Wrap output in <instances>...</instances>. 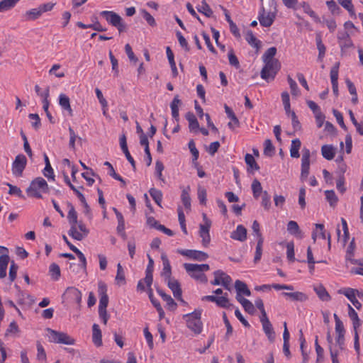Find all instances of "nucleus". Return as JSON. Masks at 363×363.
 Wrapping results in <instances>:
<instances>
[{
  "mask_svg": "<svg viewBox=\"0 0 363 363\" xmlns=\"http://www.w3.org/2000/svg\"><path fill=\"white\" fill-rule=\"evenodd\" d=\"M201 309H196L192 313L182 316V318L186 322V327L195 335L200 334L203 330V323L201 320Z\"/></svg>",
  "mask_w": 363,
  "mask_h": 363,
  "instance_id": "obj_1",
  "label": "nucleus"
},
{
  "mask_svg": "<svg viewBox=\"0 0 363 363\" xmlns=\"http://www.w3.org/2000/svg\"><path fill=\"white\" fill-rule=\"evenodd\" d=\"M26 192L29 196L41 199L43 193L49 192V186L43 177H38L31 181Z\"/></svg>",
  "mask_w": 363,
  "mask_h": 363,
  "instance_id": "obj_2",
  "label": "nucleus"
},
{
  "mask_svg": "<svg viewBox=\"0 0 363 363\" xmlns=\"http://www.w3.org/2000/svg\"><path fill=\"white\" fill-rule=\"evenodd\" d=\"M184 267L186 269V272L191 276L192 278L203 282H207L206 276L203 274V272H206L209 270V265L207 264H189L185 263L184 264Z\"/></svg>",
  "mask_w": 363,
  "mask_h": 363,
  "instance_id": "obj_3",
  "label": "nucleus"
},
{
  "mask_svg": "<svg viewBox=\"0 0 363 363\" xmlns=\"http://www.w3.org/2000/svg\"><path fill=\"white\" fill-rule=\"evenodd\" d=\"M48 337L50 342L73 345L75 344V339L64 332H60L51 328H46Z\"/></svg>",
  "mask_w": 363,
  "mask_h": 363,
  "instance_id": "obj_4",
  "label": "nucleus"
},
{
  "mask_svg": "<svg viewBox=\"0 0 363 363\" xmlns=\"http://www.w3.org/2000/svg\"><path fill=\"white\" fill-rule=\"evenodd\" d=\"M264 62L265 65L261 71V77L266 81L273 80L280 69V62L279 60L267 61Z\"/></svg>",
  "mask_w": 363,
  "mask_h": 363,
  "instance_id": "obj_5",
  "label": "nucleus"
},
{
  "mask_svg": "<svg viewBox=\"0 0 363 363\" xmlns=\"http://www.w3.org/2000/svg\"><path fill=\"white\" fill-rule=\"evenodd\" d=\"M213 275L215 278L211 282L212 285H222L225 289L230 290L232 279L229 275L221 270L215 271Z\"/></svg>",
  "mask_w": 363,
  "mask_h": 363,
  "instance_id": "obj_6",
  "label": "nucleus"
},
{
  "mask_svg": "<svg viewBox=\"0 0 363 363\" xmlns=\"http://www.w3.org/2000/svg\"><path fill=\"white\" fill-rule=\"evenodd\" d=\"M203 224L200 225L199 235L202 238V244L204 246H207L211 240L209 234V229L211 228V222L207 218L206 215H203Z\"/></svg>",
  "mask_w": 363,
  "mask_h": 363,
  "instance_id": "obj_7",
  "label": "nucleus"
},
{
  "mask_svg": "<svg viewBox=\"0 0 363 363\" xmlns=\"http://www.w3.org/2000/svg\"><path fill=\"white\" fill-rule=\"evenodd\" d=\"M275 18L276 14L274 12H266L263 6L261 7L257 17L260 25L263 27L271 26L273 24Z\"/></svg>",
  "mask_w": 363,
  "mask_h": 363,
  "instance_id": "obj_8",
  "label": "nucleus"
},
{
  "mask_svg": "<svg viewBox=\"0 0 363 363\" xmlns=\"http://www.w3.org/2000/svg\"><path fill=\"white\" fill-rule=\"evenodd\" d=\"M228 293H225L221 296L208 295V296H203L201 298V300L203 301H208L214 302L216 303L217 306H218L221 308H229L230 304V301L228 298Z\"/></svg>",
  "mask_w": 363,
  "mask_h": 363,
  "instance_id": "obj_9",
  "label": "nucleus"
},
{
  "mask_svg": "<svg viewBox=\"0 0 363 363\" xmlns=\"http://www.w3.org/2000/svg\"><path fill=\"white\" fill-rule=\"evenodd\" d=\"M177 252L183 256H186L190 259L204 261L208 258V255L202 251L194 250H177Z\"/></svg>",
  "mask_w": 363,
  "mask_h": 363,
  "instance_id": "obj_10",
  "label": "nucleus"
},
{
  "mask_svg": "<svg viewBox=\"0 0 363 363\" xmlns=\"http://www.w3.org/2000/svg\"><path fill=\"white\" fill-rule=\"evenodd\" d=\"M98 292L100 296L99 309H106L108 304V297L107 295V287L103 281L98 284Z\"/></svg>",
  "mask_w": 363,
  "mask_h": 363,
  "instance_id": "obj_11",
  "label": "nucleus"
},
{
  "mask_svg": "<svg viewBox=\"0 0 363 363\" xmlns=\"http://www.w3.org/2000/svg\"><path fill=\"white\" fill-rule=\"evenodd\" d=\"M340 294H344L354 305L357 309H360L362 307L361 303L356 298L358 291L352 288H345L339 290Z\"/></svg>",
  "mask_w": 363,
  "mask_h": 363,
  "instance_id": "obj_12",
  "label": "nucleus"
},
{
  "mask_svg": "<svg viewBox=\"0 0 363 363\" xmlns=\"http://www.w3.org/2000/svg\"><path fill=\"white\" fill-rule=\"evenodd\" d=\"M164 281L167 283V285L169 288L172 290L175 298L180 301L183 304H186V303L182 299V289L178 281L174 279L170 278L167 280H164Z\"/></svg>",
  "mask_w": 363,
  "mask_h": 363,
  "instance_id": "obj_13",
  "label": "nucleus"
},
{
  "mask_svg": "<svg viewBox=\"0 0 363 363\" xmlns=\"http://www.w3.org/2000/svg\"><path fill=\"white\" fill-rule=\"evenodd\" d=\"M101 16L104 17L107 22L114 27L118 26L119 23L123 20L122 18L114 11H103L101 12Z\"/></svg>",
  "mask_w": 363,
  "mask_h": 363,
  "instance_id": "obj_14",
  "label": "nucleus"
},
{
  "mask_svg": "<svg viewBox=\"0 0 363 363\" xmlns=\"http://www.w3.org/2000/svg\"><path fill=\"white\" fill-rule=\"evenodd\" d=\"M316 230H314L312 233V239L314 242H315L317 237L319 236L323 239H328V247H330L331 243V235L330 233L326 235L325 231L324 230V225L323 224H315Z\"/></svg>",
  "mask_w": 363,
  "mask_h": 363,
  "instance_id": "obj_15",
  "label": "nucleus"
},
{
  "mask_svg": "<svg viewBox=\"0 0 363 363\" xmlns=\"http://www.w3.org/2000/svg\"><path fill=\"white\" fill-rule=\"evenodd\" d=\"M161 259L162 261L163 266L162 272H161V276L163 277L164 280H167L168 279H170L172 275L170 262L165 253H162L161 255Z\"/></svg>",
  "mask_w": 363,
  "mask_h": 363,
  "instance_id": "obj_16",
  "label": "nucleus"
},
{
  "mask_svg": "<svg viewBox=\"0 0 363 363\" xmlns=\"http://www.w3.org/2000/svg\"><path fill=\"white\" fill-rule=\"evenodd\" d=\"M337 39L341 48H350L353 46L352 41L347 31L338 32Z\"/></svg>",
  "mask_w": 363,
  "mask_h": 363,
  "instance_id": "obj_17",
  "label": "nucleus"
},
{
  "mask_svg": "<svg viewBox=\"0 0 363 363\" xmlns=\"http://www.w3.org/2000/svg\"><path fill=\"white\" fill-rule=\"evenodd\" d=\"M230 238L233 240L243 242L247 239V229L242 225H238L236 230L233 231Z\"/></svg>",
  "mask_w": 363,
  "mask_h": 363,
  "instance_id": "obj_18",
  "label": "nucleus"
},
{
  "mask_svg": "<svg viewBox=\"0 0 363 363\" xmlns=\"http://www.w3.org/2000/svg\"><path fill=\"white\" fill-rule=\"evenodd\" d=\"M27 160H13L12 164V173L16 177H20L23 174V172L26 168Z\"/></svg>",
  "mask_w": 363,
  "mask_h": 363,
  "instance_id": "obj_19",
  "label": "nucleus"
},
{
  "mask_svg": "<svg viewBox=\"0 0 363 363\" xmlns=\"http://www.w3.org/2000/svg\"><path fill=\"white\" fill-rule=\"evenodd\" d=\"M281 294L284 297L289 298L290 300L294 301L304 302L307 301L308 298V296L306 294L301 291L283 292Z\"/></svg>",
  "mask_w": 363,
  "mask_h": 363,
  "instance_id": "obj_20",
  "label": "nucleus"
},
{
  "mask_svg": "<svg viewBox=\"0 0 363 363\" xmlns=\"http://www.w3.org/2000/svg\"><path fill=\"white\" fill-rule=\"evenodd\" d=\"M335 333L337 335L336 342L338 345L340 350H343L345 344V330L344 328L343 323L335 325Z\"/></svg>",
  "mask_w": 363,
  "mask_h": 363,
  "instance_id": "obj_21",
  "label": "nucleus"
},
{
  "mask_svg": "<svg viewBox=\"0 0 363 363\" xmlns=\"http://www.w3.org/2000/svg\"><path fill=\"white\" fill-rule=\"evenodd\" d=\"M186 119L189 122V128L190 131L197 132L199 129V123L195 115L192 112H187L186 114Z\"/></svg>",
  "mask_w": 363,
  "mask_h": 363,
  "instance_id": "obj_22",
  "label": "nucleus"
},
{
  "mask_svg": "<svg viewBox=\"0 0 363 363\" xmlns=\"http://www.w3.org/2000/svg\"><path fill=\"white\" fill-rule=\"evenodd\" d=\"M92 341L96 347L102 345L101 331L99 325L94 323L92 326Z\"/></svg>",
  "mask_w": 363,
  "mask_h": 363,
  "instance_id": "obj_23",
  "label": "nucleus"
},
{
  "mask_svg": "<svg viewBox=\"0 0 363 363\" xmlns=\"http://www.w3.org/2000/svg\"><path fill=\"white\" fill-rule=\"evenodd\" d=\"M181 104H182V101L179 99V96L177 95L174 96V99L172 100V101L171 102V104H170L172 117L177 122H178L179 120V106Z\"/></svg>",
  "mask_w": 363,
  "mask_h": 363,
  "instance_id": "obj_24",
  "label": "nucleus"
},
{
  "mask_svg": "<svg viewBox=\"0 0 363 363\" xmlns=\"http://www.w3.org/2000/svg\"><path fill=\"white\" fill-rule=\"evenodd\" d=\"M147 257H148V259H149V263H148V266L146 269V274H145V277L144 278V281L146 283V286L147 287H150L151 284L152 283V280H153L152 267H153L154 261L150 255H147Z\"/></svg>",
  "mask_w": 363,
  "mask_h": 363,
  "instance_id": "obj_25",
  "label": "nucleus"
},
{
  "mask_svg": "<svg viewBox=\"0 0 363 363\" xmlns=\"http://www.w3.org/2000/svg\"><path fill=\"white\" fill-rule=\"evenodd\" d=\"M157 293L160 294V296L162 297L163 301H164L167 303V306L169 310L170 311H174L177 308V303L173 300V298L168 294H166L163 291L160 289L157 290Z\"/></svg>",
  "mask_w": 363,
  "mask_h": 363,
  "instance_id": "obj_26",
  "label": "nucleus"
},
{
  "mask_svg": "<svg viewBox=\"0 0 363 363\" xmlns=\"http://www.w3.org/2000/svg\"><path fill=\"white\" fill-rule=\"evenodd\" d=\"M59 104L64 110L68 111V113L70 116L73 115V111L70 106L69 99L67 95L65 94H60Z\"/></svg>",
  "mask_w": 363,
  "mask_h": 363,
  "instance_id": "obj_27",
  "label": "nucleus"
},
{
  "mask_svg": "<svg viewBox=\"0 0 363 363\" xmlns=\"http://www.w3.org/2000/svg\"><path fill=\"white\" fill-rule=\"evenodd\" d=\"M301 145V140L298 138L294 139L291 141L290 148V155L293 158H298L300 157L299 150Z\"/></svg>",
  "mask_w": 363,
  "mask_h": 363,
  "instance_id": "obj_28",
  "label": "nucleus"
},
{
  "mask_svg": "<svg viewBox=\"0 0 363 363\" xmlns=\"http://www.w3.org/2000/svg\"><path fill=\"white\" fill-rule=\"evenodd\" d=\"M264 155L267 157H272L275 153V147L272 142L269 139H267L264 142Z\"/></svg>",
  "mask_w": 363,
  "mask_h": 363,
  "instance_id": "obj_29",
  "label": "nucleus"
},
{
  "mask_svg": "<svg viewBox=\"0 0 363 363\" xmlns=\"http://www.w3.org/2000/svg\"><path fill=\"white\" fill-rule=\"evenodd\" d=\"M235 288L236 289L237 294H244L247 296H250L251 295V292L247 288V284L240 280L235 281Z\"/></svg>",
  "mask_w": 363,
  "mask_h": 363,
  "instance_id": "obj_30",
  "label": "nucleus"
},
{
  "mask_svg": "<svg viewBox=\"0 0 363 363\" xmlns=\"http://www.w3.org/2000/svg\"><path fill=\"white\" fill-rule=\"evenodd\" d=\"M9 262V257L7 255L0 256V279L6 276L7 266Z\"/></svg>",
  "mask_w": 363,
  "mask_h": 363,
  "instance_id": "obj_31",
  "label": "nucleus"
},
{
  "mask_svg": "<svg viewBox=\"0 0 363 363\" xmlns=\"http://www.w3.org/2000/svg\"><path fill=\"white\" fill-rule=\"evenodd\" d=\"M314 291L316 294L323 301H328L330 300V296L326 291L325 288L323 285H318L314 287Z\"/></svg>",
  "mask_w": 363,
  "mask_h": 363,
  "instance_id": "obj_32",
  "label": "nucleus"
},
{
  "mask_svg": "<svg viewBox=\"0 0 363 363\" xmlns=\"http://www.w3.org/2000/svg\"><path fill=\"white\" fill-rule=\"evenodd\" d=\"M316 45L318 50V60L321 61L325 56L326 48L322 42L320 34L317 33L315 37Z\"/></svg>",
  "mask_w": 363,
  "mask_h": 363,
  "instance_id": "obj_33",
  "label": "nucleus"
},
{
  "mask_svg": "<svg viewBox=\"0 0 363 363\" xmlns=\"http://www.w3.org/2000/svg\"><path fill=\"white\" fill-rule=\"evenodd\" d=\"M321 152L325 159H333L335 155V149L333 145H325L321 147Z\"/></svg>",
  "mask_w": 363,
  "mask_h": 363,
  "instance_id": "obj_34",
  "label": "nucleus"
},
{
  "mask_svg": "<svg viewBox=\"0 0 363 363\" xmlns=\"http://www.w3.org/2000/svg\"><path fill=\"white\" fill-rule=\"evenodd\" d=\"M287 230L289 233L296 237H301V231L298 223L296 221L291 220L287 224Z\"/></svg>",
  "mask_w": 363,
  "mask_h": 363,
  "instance_id": "obj_35",
  "label": "nucleus"
},
{
  "mask_svg": "<svg viewBox=\"0 0 363 363\" xmlns=\"http://www.w3.org/2000/svg\"><path fill=\"white\" fill-rule=\"evenodd\" d=\"M45 167L44 169L43 170V174L49 181L54 182L55 180V175L54 173V170L50 163V160H45Z\"/></svg>",
  "mask_w": 363,
  "mask_h": 363,
  "instance_id": "obj_36",
  "label": "nucleus"
},
{
  "mask_svg": "<svg viewBox=\"0 0 363 363\" xmlns=\"http://www.w3.org/2000/svg\"><path fill=\"white\" fill-rule=\"evenodd\" d=\"M166 52L172 71L173 76L177 77L178 75V72L176 67V63L174 62V54L169 47H167Z\"/></svg>",
  "mask_w": 363,
  "mask_h": 363,
  "instance_id": "obj_37",
  "label": "nucleus"
},
{
  "mask_svg": "<svg viewBox=\"0 0 363 363\" xmlns=\"http://www.w3.org/2000/svg\"><path fill=\"white\" fill-rule=\"evenodd\" d=\"M189 191L190 187L187 186L182 190L181 195L182 201L186 209H190L191 208V198L189 196Z\"/></svg>",
  "mask_w": 363,
  "mask_h": 363,
  "instance_id": "obj_38",
  "label": "nucleus"
},
{
  "mask_svg": "<svg viewBox=\"0 0 363 363\" xmlns=\"http://www.w3.org/2000/svg\"><path fill=\"white\" fill-rule=\"evenodd\" d=\"M197 10L199 12L204 14L206 17H211L213 15V11L209 6V5L206 3L205 0L201 1V5L197 6Z\"/></svg>",
  "mask_w": 363,
  "mask_h": 363,
  "instance_id": "obj_39",
  "label": "nucleus"
},
{
  "mask_svg": "<svg viewBox=\"0 0 363 363\" xmlns=\"http://www.w3.org/2000/svg\"><path fill=\"white\" fill-rule=\"evenodd\" d=\"M262 328L269 340L271 342H274L275 339V333L274 331L272 323H269L262 325Z\"/></svg>",
  "mask_w": 363,
  "mask_h": 363,
  "instance_id": "obj_40",
  "label": "nucleus"
},
{
  "mask_svg": "<svg viewBox=\"0 0 363 363\" xmlns=\"http://www.w3.org/2000/svg\"><path fill=\"white\" fill-rule=\"evenodd\" d=\"M42 15L39 7L27 11L25 17L27 21H33L38 18Z\"/></svg>",
  "mask_w": 363,
  "mask_h": 363,
  "instance_id": "obj_41",
  "label": "nucleus"
},
{
  "mask_svg": "<svg viewBox=\"0 0 363 363\" xmlns=\"http://www.w3.org/2000/svg\"><path fill=\"white\" fill-rule=\"evenodd\" d=\"M68 234L77 240H82L84 238V233H81L80 230L77 228V225H71Z\"/></svg>",
  "mask_w": 363,
  "mask_h": 363,
  "instance_id": "obj_42",
  "label": "nucleus"
},
{
  "mask_svg": "<svg viewBox=\"0 0 363 363\" xmlns=\"http://www.w3.org/2000/svg\"><path fill=\"white\" fill-rule=\"evenodd\" d=\"M276 54L277 48L275 47L268 48L262 55L263 62L278 60L277 59L274 58Z\"/></svg>",
  "mask_w": 363,
  "mask_h": 363,
  "instance_id": "obj_43",
  "label": "nucleus"
},
{
  "mask_svg": "<svg viewBox=\"0 0 363 363\" xmlns=\"http://www.w3.org/2000/svg\"><path fill=\"white\" fill-rule=\"evenodd\" d=\"M116 281L118 285H122L125 283V272L120 263L117 264V274L116 276Z\"/></svg>",
  "mask_w": 363,
  "mask_h": 363,
  "instance_id": "obj_44",
  "label": "nucleus"
},
{
  "mask_svg": "<svg viewBox=\"0 0 363 363\" xmlns=\"http://www.w3.org/2000/svg\"><path fill=\"white\" fill-rule=\"evenodd\" d=\"M120 146L123 151V152L125 154V156L126 159H133V157L130 155V153L128 150V145H127V141H126V137L125 134H123L121 135L119 139Z\"/></svg>",
  "mask_w": 363,
  "mask_h": 363,
  "instance_id": "obj_45",
  "label": "nucleus"
},
{
  "mask_svg": "<svg viewBox=\"0 0 363 363\" xmlns=\"http://www.w3.org/2000/svg\"><path fill=\"white\" fill-rule=\"evenodd\" d=\"M245 40L251 46L256 48H259L260 42L256 38L252 30L247 31Z\"/></svg>",
  "mask_w": 363,
  "mask_h": 363,
  "instance_id": "obj_46",
  "label": "nucleus"
},
{
  "mask_svg": "<svg viewBox=\"0 0 363 363\" xmlns=\"http://www.w3.org/2000/svg\"><path fill=\"white\" fill-rule=\"evenodd\" d=\"M20 0H3L0 2V12L8 11L15 6Z\"/></svg>",
  "mask_w": 363,
  "mask_h": 363,
  "instance_id": "obj_47",
  "label": "nucleus"
},
{
  "mask_svg": "<svg viewBox=\"0 0 363 363\" xmlns=\"http://www.w3.org/2000/svg\"><path fill=\"white\" fill-rule=\"evenodd\" d=\"M49 273H50L51 278L53 280H55V281L58 280L60 277V267L55 263L51 264L50 266V268H49Z\"/></svg>",
  "mask_w": 363,
  "mask_h": 363,
  "instance_id": "obj_48",
  "label": "nucleus"
},
{
  "mask_svg": "<svg viewBox=\"0 0 363 363\" xmlns=\"http://www.w3.org/2000/svg\"><path fill=\"white\" fill-rule=\"evenodd\" d=\"M302 7L306 13L308 14L315 22L320 23V19L318 15L312 10L310 5L306 2H303Z\"/></svg>",
  "mask_w": 363,
  "mask_h": 363,
  "instance_id": "obj_49",
  "label": "nucleus"
},
{
  "mask_svg": "<svg viewBox=\"0 0 363 363\" xmlns=\"http://www.w3.org/2000/svg\"><path fill=\"white\" fill-rule=\"evenodd\" d=\"M325 195L327 201L330 203V206H335L338 201V199L333 190H326Z\"/></svg>",
  "mask_w": 363,
  "mask_h": 363,
  "instance_id": "obj_50",
  "label": "nucleus"
},
{
  "mask_svg": "<svg viewBox=\"0 0 363 363\" xmlns=\"http://www.w3.org/2000/svg\"><path fill=\"white\" fill-rule=\"evenodd\" d=\"M150 194L152 196V199L155 201V202L159 206H161V202L162 200V191L160 190H157L156 189H151L150 191Z\"/></svg>",
  "mask_w": 363,
  "mask_h": 363,
  "instance_id": "obj_51",
  "label": "nucleus"
},
{
  "mask_svg": "<svg viewBox=\"0 0 363 363\" xmlns=\"http://www.w3.org/2000/svg\"><path fill=\"white\" fill-rule=\"evenodd\" d=\"M263 242H264L263 238H260V239H259L257 240V244L256 246L255 255V258H254V262L255 263L259 262L262 257Z\"/></svg>",
  "mask_w": 363,
  "mask_h": 363,
  "instance_id": "obj_52",
  "label": "nucleus"
},
{
  "mask_svg": "<svg viewBox=\"0 0 363 363\" xmlns=\"http://www.w3.org/2000/svg\"><path fill=\"white\" fill-rule=\"evenodd\" d=\"M310 163L309 160H303L301 164V179L304 181L309 174Z\"/></svg>",
  "mask_w": 363,
  "mask_h": 363,
  "instance_id": "obj_53",
  "label": "nucleus"
},
{
  "mask_svg": "<svg viewBox=\"0 0 363 363\" xmlns=\"http://www.w3.org/2000/svg\"><path fill=\"white\" fill-rule=\"evenodd\" d=\"M252 190L253 192L254 197L255 199H257L260 196V194L262 191V187L261 183L257 179H255L252 182Z\"/></svg>",
  "mask_w": 363,
  "mask_h": 363,
  "instance_id": "obj_54",
  "label": "nucleus"
},
{
  "mask_svg": "<svg viewBox=\"0 0 363 363\" xmlns=\"http://www.w3.org/2000/svg\"><path fill=\"white\" fill-rule=\"evenodd\" d=\"M67 219L71 225L77 224V213L74 208L71 206L67 214Z\"/></svg>",
  "mask_w": 363,
  "mask_h": 363,
  "instance_id": "obj_55",
  "label": "nucleus"
},
{
  "mask_svg": "<svg viewBox=\"0 0 363 363\" xmlns=\"http://www.w3.org/2000/svg\"><path fill=\"white\" fill-rule=\"evenodd\" d=\"M6 185L9 187V194L11 195H16L21 199H25L24 195L23 194L21 189L16 186H13L9 183H7Z\"/></svg>",
  "mask_w": 363,
  "mask_h": 363,
  "instance_id": "obj_56",
  "label": "nucleus"
},
{
  "mask_svg": "<svg viewBox=\"0 0 363 363\" xmlns=\"http://www.w3.org/2000/svg\"><path fill=\"white\" fill-rule=\"evenodd\" d=\"M286 256L287 259L294 262L295 260V254H294V244L293 242H289L286 244Z\"/></svg>",
  "mask_w": 363,
  "mask_h": 363,
  "instance_id": "obj_57",
  "label": "nucleus"
},
{
  "mask_svg": "<svg viewBox=\"0 0 363 363\" xmlns=\"http://www.w3.org/2000/svg\"><path fill=\"white\" fill-rule=\"evenodd\" d=\"M68 291L75 299L77 303H80L82 301V293L79 290L74 287H69L67 289Z\"/></svg>",
  "mask_w": 363,
  "mask_h": 363,
  "instance_id": "obj_58",
  "label": "nucleus"
},
{
  "mask_svg": "<svg viewBox=\"0 0 363 363\" xmlns=\"http://www.w3.org/2000/svg\"><path fill=\"white\" fill-rule=\"evenodd\" d=\"M287 81L291 88V94L298 96L300 91L296 82L290 76H288Z\"/></svg>",
  "mask_w": 363,
  "mask_h": 363,
  "instance_id": "obj_59",
  "label": "nucleus"
},
{
  "mask_svg": "<svg viewBox=\"0 0 363 363\" xmlns=\"http://www.w3.org/2000/svg\"><path fill=\"white\" fill-rule=\"evenodd\" d=\"M339 66H340V62H337L330 69V75L331 83L337 82Z\"/></svg>",
  "mask_w": 363,
  "mask_h": 363,
  "instance_id": "obj_60",
  "label": "nucleus"
},
{
  "mask_svg": "<svg viewBox=\"0 0 363 363\" xmlns=\"http://www.w3.org/2000/svg\"><path fill=\"white\" fill-rule=\"evenodd\" d=\"M141 13H142L143 17L145 19V21L150 26H156V22H155L154 17L148 11L143 9L141 11Z\"/></svg>",
  "mask_w": 363,
  "mask_h": 363,
  "instance_id": "obj_61",
  "label": "nucleus"
},
{
  "mask_svg": "<svg viewBox=\"0 0 363 363\" xmlns=\"http://www.w3.org/2000/svg\"><path fill=\"white\" fill-rule=\"evenodd\" d=\"M28 118L33 121L32 122V126L35 129L38 130L40 127V118L39 116L37 113H30L28 115Z\"/></svg>",
  "mask_w": 363,
  "mask_h": 363,
  "instance_id": "obj_62",
  "label": "nucleus"
},
{
  "mask_svg": "<svg viewBox=\"0 0 363 363\" xmlns=\"http://www.w3.org/2000/svg\"><path fill=\"white\" fill-rule=\"evenodd\" d=\"M225 111L228 116V118L231 119V121L233 122L234 124L238 125H239V121L238 118L236 117L235 114L234 113L233 111L226 104L224 106Z\"/></svg>",
  "mask_w": 363,
  "mask_h": 363,
  "instance_id": "obj_63",
  "label": "nucleus"
},
{
  "mask_svg": "<svg viewBox=\"0 0 363 363\" xmlns=\"http://www.w3.org/2000/svg\"><path fill=\"white\" fill-rule=\"evenodd\" d=\"M333 113L334 116L336 118L337 122L340 125V127L346 130L347 128L344 123L342 114L340 111H338L337 110H335V109L333 110Z\"/></svg>",
  "mask_w": 363,
  "mask_h": 363,
  "instance_id": "obj_64",
  "label": "nucleus"
}]
</instances>
